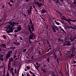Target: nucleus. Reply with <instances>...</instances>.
Masks as SVG:
<instances>
[{"instance_id":"1","label":"nucleus","mask_w":76,"mask_h":76,"mask_svg":"<svg viewBox=\"0 0 76 76\" xmlns=\"http://www.w3.org/2000/svg\"><path fill=\"white\" fill-rule=\"evenodd\" d=\"M16 24H18V22L15 23V22L13 21L12 23L10 26L8 25L7 28L8 29L6 30L5 31L7 32V33H10V32H12V30L10 29V27L12 28L14 27L16 25Z\"/></svg>"},{"instance_id":"2","label":"nucleus","mask_w":76,"mask_h":76,"mask_svg":"<svg viewBox=\"0 0 76 76\" xmlns=\"http://www.w3.org/2000/svg\"><path fill=\"white\" fill-rule=\"evenodd\" d=\"M28 29L31 33L29 36V39H32L33 40H34V38H35V35H34V34L32 33V31H31V27H30V26H29V25H28Z\"/></svg>"},{"instance_id":"3","label":"nucleus","mask_w":76,"mask_h":76,"mask_svg":"<svg viewBox=\"0 0 76 76\" xmlns=\"http://www.w3.org/2000/svg\"><path fill=\"white\" fill-rule=\"evenodd\" d=\"M8 70L10 71V73H12V76H14L13 68H12L11 66H10V65H8Z\"/></svg>"},{"instance_id":"4","label":"nucleus","mask_w":76,"mask_h":76,"mask_svg":"<svg viewBox=\"0 0 76 76\" xmlns=\"http://www.w3.org/2000/svg\"><path fill=\"white\" fill-rule=\"evenodd\" d=\"M11 62H13V58H10L9 61V63L8 65H10L11 64Z\"/></svg>"},{"instance_id":"5","label":"nucleus","mask_w":76,"mask_h":76,"mask_svg":"<svg viewBox=\"0 0 76 76\" xmlns=\"http://www.w3.org/2000/svg\"><path fill=\"white\" fill-rule=\"evenodd\" d=\"M35 4L38 5V7H41L42 6V4H39L38 2H37L36 3H35Z\"/></svg>"},{"instance_id":"6","label":"nucleus","mask_w":76,"mask_h":76,"mask_svg":"<svg viewBox=\"0 0 76 76\" xmlns=\"http://www.w3.org/2000/svg\"><path fill=\"white\" fill-rule=\"evenodd\" d=\"M1 47H3V48H6V43L2 44L1 45Z\"/></svg>"},{"instance_id":"7","label":"nucleus","mask_w":76,"mask_h":76,"mask_svg":"<svg viewBox=\"0 0 76 76\" xmlns=\"http://www.w3.org/2000/svg\"><path fill=\"white\" fill-rule=\"evenodd\" d=\"M47 12V10H45L42 9V11H41V13L42 14H43V13H46V12Z\"/></svg>"},{"instance_id":"8","label":"nucleus","mask_w":76,"mask_h":76,"mask_svg":"<svg viewBox=\"0 0 76 76\" xmlns=\"http://www.w3.org/2000/svg\"><path fill=\"white\" fill-rule=\"evenodd\" d=\"M17 29L18 31H20L22 29V28H21V26H19V27L17 28Z\"/></svg>"},{"instance_id":"9","label":"nucleus","mask_w":76,"mask_h":76,"mask_svg":"<svg viewBox=\"0 0 76 76\" xmlns=\"http://www.w3.org/2000/svg\"><path fill=\"white\" fill-rule=\"evenodd\" d=\"M52 26L53 32H57V31H56V30L55 28H54L53 26Z\"/></svg>"},{"instance_id":"10","label":"nucleus","mask_w":76,"mask_h":76,"mask_svg":"<svg viewBox=\"0 0 76 76\" xmlns=\"http://www.w3.org/2000/svg\"><path fill=\"white\" fill-rule=\"evenodd\" d=\"M65 21H67V22H68V23H70L71 24V23L70 22V21H71V20L70 19H66Z\"/></svg>"},{"instance_id":"11","label":"nucleus","mask_w":76,"mask_h":76,"mask_svg":"<svg viewBox=\"0 0 76 76\" xmlns=\"http://www.w3.org/2000/svg\"><path fill=\"white\" fill-rule=\"evenodd\" d=\"M10 57V54H7V56L6 57V59L7 60V59H8V58H9V57Z\"/></svg>"},{"instance_id":"12","label":"nucleus","mask_w":76,"mask_h":76,"mask_svg":"<svg viewBox=\"0 0 76 76\" xmlns=\"http://www.w3.org/2000/svg\"><path fill=\"white\" fill-rule=\"evenodd\" d=\"M39 66H40V64H39L37 66H35V68L37 70H38V68H39Z\"/></svg>"},{"instance_id":"13","label":"nucleus","mask_w":76,"mask_h":76,"mask_svg":"<svg viewBox=\"0 0 76 76\" xmlns=\"http://www.w3.org/2000/svg\"><path fill=\"white\" fill-rule=\"evenodd\" d=\"M34 25H31V28L32 29L31 31L32 32V31H34Z\"/></svg>"},{"instance_id":"14","label":"nucleus","mask_w":76,"mask_h":76,"mask_svg":"<svg viewBox=\"0 0 76 76\" xmlns=\"http://www.w3.org/2000/svg\"><path fill=\"white\" fill-rule=\"evenodd\" d=\"M13 44H15V45H17V46H18L20 44L18 42H14L13 43Z\"/></svg>"},{"instance_id":"15","label":"nucleus","mask_w":76,"mask_h":76,"mask_svg":"<svg viewBox=\"0 0 76 76\" xmlns=\"http://www.w3.org/2000/svg\"><path fill=\"white\" fill-rule=\"evenodd\" d=\"M76 53V51H75V52H74V53H72V54H71V57H73V56H75V53Z\"/></svg>"},{"instance_id":"16","label":"nucleus","mask_w":76,"mask_h":76,"mask_svg":"<svg viewBox=\"0 0 76 76\" xmlns=\"http://www.w3.org/2000/svg\"><path fill=\"white\" fill-rule=\"evenodd\" d=\"M64 46H66V45H67V42H66L63 44Z\"/></svg>"},{"instance_id":"17","label":"nucleus","mask_w":76,"mask_h":76,"mask_svg":"<svg viewBox=\"0 0 76 76\" xmlns=\"http://www.w3.org/2000/svg\"><path fill=\"white\" fill-rule=\"evenodd\" d=\"M54 27L55 28V29L57 30V31H58V28L55 25H53Z\"/></svg>"},{"instance_id":"18","label":"nucleus","mask_w":76,"mask_h":76,"mask_svg":"<svg viewBox=\"0 0 76 76\" xmlns=\"http://www.w3.org/2000/svg\"><path fill=\"white\" fill-rule=\"evenodd\" d=\"M66 28H71V29H73V27H72V26H67Z\"/></svg>"},{"instance_id":"19","label":"nucleus","mask_w":76,"mask_h":76,"mask_svg":"<svg viewBox=\"0 0 76 76\" xmlns=\"http://www.w3.org/2000/svg\"><path fill=\"white\" fill-rule=\"evenodd\" d=\"M66 42L67 43V45H70V41H66Z\"/></svg>"},{"instance_id":"20","label":"nucleus","mask_w":76,"mask_h":76,"mask_svg":"<svg viewBox=\"0 0 76 76\" xmlns=\"http://www.w3.org/2000/svg\"><path fill=\"white\" fill-rule=\"evenodd\" d=\"M32 10H30L29 12L28 10V15H31V11Z\"/></svg>"},{"instance_id":"21","label":"nucleus","mask_w":76,"mask_h":76,"mask_svg":"<svg viewBox=\"0 0 76 76\" xmlns=\"http://www.w3.org/2000/svg\"><path fill=\"white\" fill-rule=\"evenodd\" d=\"M55 22L56 25H60V23L59 22L56 21V20L55 21Z\"/></svg>"},{"instance_id":"22","label":"nucleus","mask_w":76,"mask_h":76,"mask_svg":"<svg viewBox=\"0 0 76 76\" xmlns=\"http://www.w3.org/2000/svg\"><path fill=\"white\" fill-rule=\"evenodd\" d=\"M62 17H63L62 18H61V19H63V20H66V18L64 16H62Z\"/></svg>"},{"instance_id":"23","label":"nucleus","mask_w":76,"mask_h":76,"mask_svg":"<svg viewBox=\"0 0 76 76\" xmlns=\"http://www.w3.org/2000/svg\"><path fill=\"white\" fill-rule=\"evenodd\" d=\"M34 8L36 12V13H37V14H38V10H37V9H36V8H35V6H34Z\"/></svg>"},{"instance_id":"24","label":"nucleus","mask_w":76,"mask_h":76,"mask_svg":"<svg viewBox=\"0 0 76 76\" xmlns=\"http://www.w3.org/2000/svg\"><path fill=\"white\" fill-rule=\"evenodd\" d=\"M8 53L9 54H10L11 55V54H12V51H10L9 52H8Z\"/></svg>"},{"instance_id":"25","label":"nucleus","mask_w":76,"mask_h":76,"mask_svg":"<svg viewBox=\"0 0 76 76\" xmlns=\"http://www.w3.org/2000/svg\"><path fill=\"white\" fill-rule=\"evenodd\" d=\"M15 48H16L15 47H14L13 48L11 47V48H8V49H10V48H11V49H15Z\"/></svg>"},{"instance_id":"26","label":"nucleus","mask_w":76,"mask_h":76,"mask_svg":"<svg viewBox=\"0 0 76 76\" xmlns=\"http://www.w3.org/2000/svg\"><path fill=\"white\" fill-rule=\"evenodd\" d=\"M30 24H32V21L31 20V19H30Z\"/></svg>"},{"instance_id":"27","label":"nucleus","mask_w":76,"mask_h":76,"mask_svg":"<svg viewBox=\"0 0 76 76\" xmlns=\"http://www.w3.org/2000/svg\"><path fill=\"white\" fill-rule=\"evenodd\" d=\"M54 58H56V59L57 58V56H56V54H54Z\"/></svg>"},{"instance_id":"28","label":"nucleus","mask_w":76,"mask_h":76,"mask_svg":"<svg viewBox=\"0 0 76 76\" xmlns=\"http://www.w3.org/2000/svg\"><path fill=\"white\" fill-rule=\"evenodd\" d=\"M42 72H43V73L45 72V69H42Z\"/></svg>"},{"instance_id":"29","label":"nucleus","mask_w":76,"mask_h":76,"mask_svg":"<svg viewBox=\"0 0 76 76\" xmlns=\"http://www.w3.org/2000/svg\"><path fill=\"white\" fill-rule=\"evenodd\" d=\"M3 37L4 39H6V37L5 35H3Z\"/></svg>"},{"instance_id":"30","label":"nucleus","mask_w":76,"mask_h":76,"mask_svg":"<svg viewBox=\"0 0 76 76\" xmlns=\"http://www.w3.org/2000/svg\"><path fill=\"white\" fill-rule=\"evenodd\" d=\"M60 30H61V31H62V32H64V29H63V28H61L60 29Z\"/></svg>"},{"instance_id":"31","label":"nucleus","mask_w":76,"mask_h":76,"mask_svg":"<svg viewBox=\"0 0 76 76\" xmlns=\"http://www.w3.org/2000/svg\"><path fill=\"white\" fill-rule=\"evenodd\" d=\"M26 69H28V70H29V69H30V68H29V67L28 66H26Z\"/></svg>"},{"instance_id":"32","label":"nucleus","mask_w":76,"mask_h":76,"mask_svg":"<svg viewBox=\"0 0 76 76\" xmlns=\"http://www.w3.org/2000/svg\"><path fill=\"white\" fill-rule=\"evenodd\" d=\"M47 60L48 61V63H49V62H50V58H47Z\"/></svg>"},{"instance_id":"33","label":"nucleus","mask_w":76,"mask_h":76,"mask_svg":"<svg viewBox=\"0 0 76 76\" xmlns=\"http://www.w3.org/2000/svg\"><path fill=\"white\" fill-rule=\"evenodd\" d=\"M71 22H76V20H71Z\"/></svg>"},{"instance_id":"34","label":"nucleus","mask_w":76,"mask_h":76,"mask_svg":"<svg viewBox=\"0 0 76 76\" xmlns=\"http://www.w3.org/2000/svg\"><path fill=\"white\" fill-rule=\"evenodd\" d=\"M58 41H59V42L63 40H62V39L61 40L60 38H59L58 39Z\"/></svg>"},{"instance_id":"35","label":"nucleus","mask_w":76,"mask_h":76,"mask_svg":"<svg viewBox=\"0 0 76 76\" xmlns=\"http://www.w3.org/2000/svg\"><path fill=\"white\" fill-rule=\"evenodd\" d=\"M74 26V27H73V29H76V26L73 25Z\"/></svg>"},{"instance_id":"36","label":"nucleus","mask_w":76,"mask_h":76,"mask_svg":"<svg viewBox=\"0 0 76 76\" xmlns=\"http://www.w3.org/2000/svg\"><path fill=\"white\" fill-rule=\"evenodd\" d=\"M57 1V4H58V3H59V4H60V2H59V1L58 0H56Z\"/></svg>"},{"instance_id":"37","label":"nucleus","mask_w":76,"mask_h":76,"mask_svg":"<svg viewBox=\"0 0 76 76\" xmlns=\"http://www.w3.org/2000/svg\"><path fill=\"white\" fill-rule=\"evenodd\" d=\"M58 64V63H59V61H58V58H57V60H56Z\"/></svg>"},{"instance_id":"38","label":"nucleus","mask_w":76,"mask_h":76,"mask_svg":"<svg viewBox=\"0 0 76 76\" xmlns=\"http://www.w3.org/2000/svg\"><path fill=\"white\" fill-rule=\"evenodd\" d=\"M7 76H10V75H9V72H7Z\"/></svg>"},{"instance_id":"39","label":"nucleus","mask_w":76,"mask_h":76,"mask_svg":"<svg viewBox=\"0 0 76 76\" xmlns=\"http://www.w3.org/2000/svg\"><path fill=\"white\" fill-rule=\"evenodd\" d=\"M14 72H15V73H16L17 71H16V69H15Z\"/></svg>"},{"instance_id":"40","label":"nucleus","mask_w":76,"mask_h":76,"mask_svg":"<svg viewBox=\"0 0 76 76\" xmlns=\"http://www.w3.org/2000/svg\"><path fill=\"white\" fill-rule=\"evenodd\" d=\"M29 73H30L31 74H34L33 72H31V71H29Z\"/></svg>"},{"instance_id":"41","label":"nucleus","mask_w":76,"mask_h":76,"mask_svg":"<svg viewBox=\"0 0 76 76\" xmlns=\"http://www.w3.org/2000/svg\"><path fill=\"white\" fill-rule=\"evenodd\" d=\"M26 51V49H25L23 50V52H25Z\"/></svg>"},{"instance_id":"42","label":"nucleus","mask_w":76,"mask_h":76,"mask_svg":"<svg viewBox=\"0 0 76 76\" xmlns=\"http://www.w3.org/2000/svg\"><path fill=\"white\" fill-rule=\"evenodd\" d=\"M47 44L48 45L49 44V43H50V42H49V41H48V40H47Z\"/></svg>"},{"instance_id":"43","label":"nucleus","mask_w":76,"mask_h":76,"mask_svg":"<svg viewBox=\"0 0 76 76\" xmlns=\"http://www.w3.org/2000/svg\"><path fill=\"white\" fill-rule=\"evenodd\" d=\"M14 32H18V31L17 30H16L14 31Z\"/></svg>"},{"instance_id":"44","label":"nucleus","mask_w":76,"mask_h":76,"mask_svg":"<svg viewBox=\"0 0 76 76\" xmlns=\"http://www.w3.org/2000/svg\"><path fill=\"white\" fill-rule=\"evenodd\" d=\"M76 1H74V5H75V4H76Z\"/></svg>"},{"instance_id":"45","label":"nucleus","mask_w":76,"mask_h":76,"mask_svg":"<svg viewBox=\"0 0 76 76\" xmlns=\"http://www.w3.org/2000/svg\"><path fill=\"white\" fill-rule=\"evenodd\" d=\"M30 10H32V6H31L30 7Z\"/></svg>"},{"instance_id":"46","label":"nucleus","mask_w":76,"mask_h":76,"mask_svg":"<svg viewBox=\"0 0 76 76\" xmlns=\"http://www.w3.org/2000/svg\"><path fill=\"white\" fill-rule=\"evenodd\" d=\"M20 37V38L21 40H22V37H20V36L19 37Z\"/></svg>"},{"instance_id":"47","label":"nucleus","mask_w":76,"mask_h":76,"mask_svg":"<svg viewBox=\"0 0 76 76\" xmlns=\"http://www.w3.org/2000/svg\"><path fill=\"white\" fill-rule=\"evenodd\" d=\"M29 44H32V42H31V40L30 39L29 40Z\"/></svg>"},{"instance_id":"48","label":"nucleus","mask_w":76,"mask_h":76,"mask_svg":"<svg viewBox=\"0 0 76 76\" xmlns=\"http://www.w3.org/2000/svg\"><path fill=\"white\" fill-rule=\"evenodd\" d=\"M3 58H1V61H3Z\"/></svg>"},{"instance_id":"49","label":"nucleus","mask_w":76,"mask_h":76,"mask_svg":"<svg viewBox=\"0 0 76 76\" xmlns=\"http://www.w3.org/2000/svg\"><path fill=\"white\" fill-rule=\"evenodd\" d=\"M49 47H50V50H51V45H49Z\"/></svg>"},{"instance_id":"50","label":"nucleus","mask_w":76,"mask_h":76,"mask_svg":"<svg viewBox=\"0 0 76 76\" xmlns=\"http://www.w3.org/2000/svg\"><path fill=\"white\" fill-rule=\"evenodd\" d=\"M0 56L2 57H3L4 56V55H1Z\"/></svg>"},{"instance_id":"51","label":"nucleus","mask_w":76,"mask_h":76,"mask_svg":"<svg viewBox=\"0 0 76 76\" xmlns=\"http://www.w3.org/2000/svg\"><path fill=\"white\" fill-rule=\"evenodd\" d=\"M10 2H11V3H13V1H12L11 0L10 1Z\"/></svg>"},{"instance_id":"52","label":"nucleus","mask_w":76,"mask_h":76,"mask_svg":"<svg viewBox=\"0 0 76 76\" xmlns=\"http://www.w3.org/2000/svg\"><path fill=\"white\" fill-rule=\"evenodd\" d=\"M67 27H64V29H65L66 30V29H67Z\"/></svg>"},{"instance_id":"53","label":"nucleus","mask_w":76,"mask_h":76,"mask_svg":"<svg viewBox=\"0 0 76 76\" xmlns=\"http://www.w3.org/2000/svg\"><path fill=\"white\" fill-rule=\"evenodd\" d=\"M26 76H30L28 74H26Z\"/></svg>"},{"instance_id":"54","label":"nucleus","mask_w":76,"mask_h":76,"mask_svg":"<svg viewBox=\"0 0 76 76\" xmlns=\"http://www.w3.org/2000/svg\"><path fill=\"white\" fill-rule=\"evenodd\" d=\"M17 56H14V58H16V57Z\"/></svg>"},{"instance_id":"55","label":"nucleus","mask_w":76,"mask_h":76,"mask_svg":"<svg viewBox=\"0 0 76 76\" xmlns=\"http://www.w3.org/2000/svg\"><path fill=\"white\" fill-rule=\"evenodd\" d=\"M24 70H25V71H27V69H26V68H25Z\"/></svg>"},{"instance_id":"56","label":"nucleus","mask_w":76,"mask_h":76,"mask_svg":"<svg viewBox=\"0 0 76 76\" xmlns=\"http://www.w3.org/2000/svg\"><path fill=\"white\" fill-rule=\"evenodd\" d=\"M74 63H76V61H74Z\"/></svg>"},{"instance_id":"57","label":"nucleus","mask_w":76,"mask_h":76,"mask_svg":"<svg viewBox=\"0 0 76 76\" xmlns=\"http://www.w3.org/2000/svg\"><path fill=\"white\" fill-rule=\"evenodd\" d=\"M8 4H9L10 5H11V4H10V2H8Z\"/></svg>"},{"instance_id":"58","label":"nucleus","mask_w":76,"mask_h":76,"mask_svg":"<svg viewBox=\"0 0 76 76\" xmlns=\"http://www.w3.org/2000/svg\"><path fill=\"white\" fill-rule=\"evenodd\" d=\"M50 49H48L47 50V52H48V51H49V50H50Z\"/></svg>"},{"instance_id":"59","label":"nucleus","mask_w":76,"mask_h":76,"mask_svg":"<svg viewBox=\"0 0 76 76\" xmlns=\"http://www.w3.org/2000/svg\"><path fill=\"white\" fill-rule=\"evenodd\" d=\"M25 1L26 2H28V0H26Z\"/></svg>"},{"instance_id":"60","label":"nucleus","mask_w":76,"mask_h":76,"mask_svg":"<svg viewBox=\"0 0 76 76\" xmlns=\"http://www.w3.org/2000/svg\"><path fill=\"white\" fill-rule=\"evenodd\" d=\"M10 5V7H12V5L11 4Z\"/></svg>"},{"instance_id":"61","label":"nucleus","mask_w":76,"mask_h":76,"mask_svg":"<svg viewBox=\"0 0 76 76\" xmlns=\"http://www.w3.org/2000/svg\"><path fill=\"white\" fill-rule=\"evenodd\" d=\"M36 64L37 65H39V64H38V63L37 62Z\"/></svg>"},{"instance_id":"62","label":"nucleus","mask_w":76,"mask_h":76,"mask_svg":"<svg viewBox=\"0 0 76 76\" xmlns=\"http://www.w3.org/2000/svg\"><path fill=\"white\" fill-rule=\"evenodd\" d=\"M76 65H74L73 66V67H75V66H76Z\"/></svg>"},{"instance_id":"63","label":"nucleus","mask_w":76,"mask_h":76,"mask_svg":"<svg viewBox=\"0 0 76 76\" xmlns=\"http://www.w3.org/2000/svg\"><path fill=\"white\" fill-rule=\"evenodd\" d=\"M22 76H24V75H23V73H22Z\"/></svg>"},{"instance_id":"64","label":"nucleus","mask_w":76,"mask_h":76,"mask_svg":"<svg viewBox=\"0 0 76 76\" xmlns=\"http://www.w3.org/2000/svg\"><path fill=\"white\" fill-rule=\"evenodd\" d=\"M32 76H36L35 75L33 74V75H32Z\"/></svg>"}]
</instances>
